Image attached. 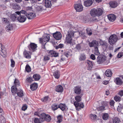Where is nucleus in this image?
<instances>
[{"label": "nucleus", "mask_w": 123, "mask_h": 123, "mask_svg": "<svg viewBox=\"0 0 123 123\" xmlns=\"http://www.w3.org/2000/svg\"><path fill=\"white\" fill-rule=\"evenodd\" d=\"M51 108L53 111H55L59 108V106L57 104L54 103L52 105Z\"/></svg>", "instance_id": "nucleus-31"}, {"label": "nucleus", "mask_w": 123, "mask_h": 123, "mask_svg": "<svg viewBox=\"0 0 123 123\" xmlns=\"http://www.w3.org/2000/svg\"><path fill=\"white\" fill-rule=\"evenodd\" d=\"M38 85L37 83H34L30 85V88L33 91L36 89Z\"/></svg>", "instance_id": "nucleus-25"}, {"label": "nucleus", "mask_w": 123, "mask_h": 123, "mask_svg": "<svg viewBox=\"0 0 123 123\" xmlns=\"http://www.w3.org/2000/svg\"><path fill=\"white\" fill-rule=\"evenodd\" d=\"M53 36L55 39L57 40L61 39L62 37L61 33L60 32L58 31L53 33Z\"/></svg>", "instance_id": "nucleus-7"}, {"label": "nucleus", "mask_w": 123, "mask_h": 123, "mask_svg": "<svg viewBox=\"0 0 123 123\" xmlns=\"http://www.w3.org/2000/svg\"><path fill=\"white\" fill-rule=\"evenodd\" d=\"M65 56L64 55H62L61 56V59L60 60V61L61 62L65 60Z\"/></svg>", "instance_id": "nucleus-61"}, {"label": "nucleus", "mask_w": 123, "mask_h": 123, "mask_svg": "<svg viewBox=\"0 0 123 123\" xmlns=\"http://www.w3.org/2000/svg\"><path fill=\"white\" fill-rule=\"evenodd\" d=\"M49 55L51 57H57L58 56V53L53 50L50 51L48 53Z\"/></svg>", "instance_id": "nucleus-12"}, {"label": "nucleus", "mask_w": 123, "mask_h": 123, "mask_svg": "<svg viewBox=\"0 0 123 123\" xmlns=\"http://www.w3.org/2000/svg\"><path fill=\"white\" fill-rule=\"evenodd\" d=\"M11 66L12 67H14L15 64V62L14 61L13 59H11Z\"/></svg>", "instance_id": "nucleus-59"}, {"label": "nucleus", "mask_w": 123, "mask_h": 123, "mask_svg": "<svg viewBox=\"0 0 123 123\" xmlns=\"http://www.w3.org/2000/svg\"><path fill=\"white\" fill-rule=\"evenodd\" d=\"M114 101L113 100H111L110 102V104L111 106H113L114 105Z\"/></svg>", "instance_id": "nucleus-60"}, {"label": "nucleus", "mask_w": 123, "mask_h": 123, "mask_svg": "<svg viewBox=\"0 0 123 123\" xmlns=\"http://www.w3.org/2000/svg\"><path fill=\"white\" fill-rule=\"evenodd\" d=\"M120 121L119 118L117 117H115L113 120V123H120Z\"/></svg>", "instance_id": "nucleus-36"}, {"label": "nucleus", "mask_w": 123, "mask_h": 123, "mask_svg": "<svg viewBox=\"0 0 123 123\" xmlns=\"http://www.w3.org/2000/svg\"><path fill=\"white\" fill-rule=\"evenodd\" d=\"M74 92L75 93L77 94H80L81 92L80 88L78 86H76L74 88Z\"/></svg>", "instance_id": "nucleus-18"}, {"label": "nucleus", "mask_w": 123, "mask_h": 123, "mask_svg": "<svg viewBox=\"0 0 123 123\" xmlns=\"http://www.w3.org/2000/svg\"><path fill=\"white\" fill-rule=\"evenodd\" d=\"M109 117L108 114L107 113H104L103 114L102 118L103 120H107Z\"/></svg>", "instance_id": "nucleus-38"}, {"label": "nucleus", "mask_w": 123, "mask_h": 123, "mask_svg": "<svg viewBox=\"0 0 123 123\" xmlns=\"http://www.w3.org/2000/svg\"><path fill=\"white\" fill-rule=\"evenodd\" d=\"M74 8L77 11L80 12L82 11L83 7L82 5L80 4H76L74 5Z\"/></svg>", "instance_id": "nucleus-8"}, {"label": "nucleus", "mask_w": 123, "mask_h": 123, "mask_svg": "<svg viewBox=\"0 0 123 123\" xmlns=\"http://www.w3.org/2000/svg\"><path fill=\"white\" fill-rule=\"evenodd\" d=\"M16 87V86H13L11 88V91L13 95L16 94L17 92V90H18V89H17Z\"/></svg>", "instance_id": "nucleus-29"}, {"label": "nucleus", "mask_w": 123, "mask_h": 123, "mask_svg": "<svg viewBox=\"0 0 123 123\" xmlns=\"http://www.w3.org/2000/svg\"><path fill=\"white\" fill-rule=\"evenodd\" d=\"M46 115L44 113H43L40 114L39 118L41 122H43L45 120Z\"/></svg>", "instance_id": "nucleus-24"}, {"label": "nucleus", "mask_w": 123, "mask_h": 123, "mask_svg": "<svg viewBox=\"0 0 123 123\" xmlns=\"http://www.w3.org/2000/svg\"><path fill=\"white\" fill-rule=\"evenodd\" d=\"M95 0H87L84 2V5L86 6H91L94 1Z\"/></svg>", "instance_id": "nucleus-16"}, {"label": "nucleus", "mask_w": 123, "mask_h": 123, "mask_svg": "<svg viewBox=\"0 0 123 123\" xmlns=\"http://www.w3.org/2000/svg\"><path fill=\"white\" fill-rule=\"evenodd\" d=\"M0 123H6V120L4 116H1L0 117Z\"/></svg>", "instance_id": "nucleus-43"}, {"label": "nucleus", "mask_w": 123, "mask_h": 123, "mask_svg": "<svg viewBox=\"0 0 123 123\" xmlns=\"http://www.w3.org/2000/svg\"><path fill=\"white\" fill-rule=\"evenodd\" d=\"M123 77L122 78L117 77L116 79L114 81L117 85H121L123 83Z\"/></svg>", "instance_id": "nucleus-10"}, {"label": "nucleus", "mask_w": 123, "mask_h": 123, "mask_svg": "<svg viewBox=\"0 0 123 123\" xmlns=\"http://www.w3.org/2000/svg\"><path fill=\"white\" fill-rule=\"evenodd\" d=\"M59 108L62 111H64L66 108V106L65 104H61L59 105Z\"/></svg>", "instance_id": "nucleus-35"}, {"label": "nucleus", "mask_w": 123, "mask_h": 123, "mask_svg": "<svg viewBox=\"0 0 123 123\" xmlns=\"http://www.w3.org/2000/svg\"><path fill=\"white\" fill-rule=\"evenodd\" d=\"M81 48V47L80 44H78L76 45L75 47V49L76 51H79L80 50Z\"/></svg>", "instance_id": "nucleus-41"}, {"label": "nucleus", "mask_w": 123, "mask_h": 123, "mask_svg": "<svg viewBox=\"0 0 123 123\" xmlns=\"http://www.w3.org/2000/svg\"><path fill=\"white\" fill-rule=\"evenodd\" d=\"M14 83L15 86L17 87L19 85V81L17 79H15L14 81Z\"/></svg>", "instance_id": "nucleus-47"}, {"label": "nucleus", "mask_w": 123, "mask_h": 123, "mask_svg": "<svg viewBox=\"0 0 123 123\" xmlns=\"http://www.w3.org/2000/svg\"><path fill=\"white\" fill-rule=\"evenodd\" d=\"M118 40V37L115 34H112L109 38V43L111 45H113L117 42Z\"/></svg>", "instance_id": "nucleus-3"}, {"label": "nucleus", "mask_w": 123, "mask_h": 123, "mask_svg": "<svg viewBox=\"0 0 123 123\" xmlns=\"http://www.w3.org/2000/svg\"><path fill=\"white\" fill-rule=\"evenodd\" d=\"M37 46L36 44L34 43H30V45L29 46V48L30 49H31L34 51L36 49Z\"/></svg>", "instance_id": "nucleus-19"}, {"label": "nucleus", "mask_w": 123, "mask_h": 123, "mask_svg": "<svg viewBox=\"0 0 123 123\" xmlns=\"http://www.w3.org/2000/svg\"><path fill=\"white\" fill-rule=\"evenodd\" d=\"M19 12V14H18V15H21V13L22 14H25H25L27 13L26 11L23 10H22L20 12Z\"/></svg>", "instance_id": "nucleus-57"}, {"label": "nucleus", "mask_w": 123, "mask_h": 123, "mask_svg": "<svg viewBox=\"0 0 123 123\" xmlns=\"http://www.w3.org/2000/svg\"><path fill=\"white\" fill-rule=\"evenodd\" d=\"M88 64L87 69L88 70H91L92 67V62L90 61H88L87 62Z\"/></svg>", "instance_id": "nucleus-33"}, {"label": "nucleus", "mask_w": 123, "mask_h": 123, "mask_svg": "<svg viewBox=\"0 0 123 123\" xmlns=\"http://www.w3.org/2000/svg\"><path fill=\"white\" fill-rule=\"evenodd\" d=\"M25 70L27 72H29L31 71V68L28 65H27L25 67Z\"/></svg>", "instance_id": "nucleus-55"}, {"label": "nucleus", "mask_w": 123, "mask_h": 123, "mask_svg": "<svg viewBox=\"0 0 123 123\" xmlns=\"http://www.w3.org/2000/svg\"><path fill=\"white\" fill-rule=\"evenodd\" d=\"M105 75L107 77H111L112 74V73L111 70L110 69L107 70L105 72Z\"/></svg>", "instance_id": "nucleus-30"}, {"label": "nucleus", "mask_w": 123, "mask_h": 123, "mask_svg": "<svg viewBox=\"0 0 123 123\" xmlns=\"http://www.w3.org/2000/svg\"><path fill=\"white\" fill-rule=\"evenodd\" d=\"M25 16L29 19H31L36 16L35 13L34 12L28 13H26Z\"/></svg>", "instance_id": "nucleus-9"}, {"label": "nucleus", "mask_w": 123, "mask_h": 123, "mask_svg": "<svg viewBox=\"0 0 123 123\" xmlns=\"http://www.w3.org/2000/svg\"><path fill=\"white\" fill-rule=\"evenodd\" d=\"M18 17V20L20 22H23L25 21L26 18L24 15H20Z\"/></svg>", "instance_id": "nucleus-11"}, {"label": "nucleus", "mask_w": 123, "mask_h": 123, "mask_svg": "<svg viewBox=\"0 0 123 123\" xmlns=\"http://www.w3.org/2000/svg\"><path fill=\"white\" fill-rule=\"evenodd\" d=\"M55 90L57 92H61L63 91V88L62 86L59 85L56 87Z\"/></svg>", "instance_id": "nucleus-27"}, {"label": "nucleus", "mask_w": 123, "mask_h": 123, "mask_svg": "<svg viewBox=\"0 0 123 123\" xmlns=\"http://www.w3.org/2000/svg\"><path fill=\"white\" fill-rule=\"evenodd\" d=\"M74 105L76 108V109L79 106L82 108H83L84 106L83 103L82 102L79 103L78 102L75 101L74 103Z\"/></svg>", "instance_id": "nucleus-14"}, {"label": "nucleus", "mask_w": 123, "mask_h": 123, "mask_svg": "<svg viewBox=\"0 0 123 123\" xmlns=\"http://www.w3.org/2000/svg\"><path fill=\"white\" fill-rule=\"evenodd\" d=\"M48 98V97L46 96L44 98L42 99L41 100L43 102H45L47 101Z\"/></svg>", "instance_id": "nucleus-58"}, {"label": "nucleus", "mask_w": 123, "mask_h": 123, "mask_svg": "<svg viewBox=\"0 0 123 123\" xmlns=\"http://www.w3.org/2000/svg\"><path fill=\"white\" fill-rule=\"evenodd\" d=\"M90 57L91 59L93 60H94L95 59V56L93 54H92L91 55Z\"/></svg>", "instance_id": "nucleus-63"}, {"label": "nucleus", "mask_w": 123, "mask_h": 123, "mask_svg": "<svg viewBox=\"0 0 123 123\" xmlns=\"http://www.w3.org/2000/svg\"><path fill=\"white\" fill-rule=\"evenodd\" d=\"M18 96L19 97H22L24 96V94L23 91L21 89L18 90L16 93Z\"/></svg>", "instance_id": "nucleus-28"}, {"label": "nucleus", "mask_w": 123, "mask_h": 123, "mask_svg": "<svg viewBox=\"0 0 123 123\" xmlns=\"http://www.w3.org/2000/svg\"><path fill=\"white\" fill-rule=\"evenodd\" d=\"M68 34L66 35V42L67 43L70 44L71 45H73L72 43V38L74 37V31L72 30H69L68 31Z\"/></svg>", "instance_id": "nucleus-1"}, {"label": "nucleus", "mask_w": 123, "mask_h": 123, "mask_svg": "<svg viewBox=\"0 0 123 123\" xmlns=\"http://www.w3.org/2000/svg\"><path fill=\"white\" fill-rule=\"evenodd\" d=\"M58 120L57 121V123H60L62 120L63 117L61 115H59L57 117Z\"/></svg>", "instance_id": "nucleus-39"}, {"label": "nucleus", "mask_w": 123, "mask_h": 123, "mask_svg": "<svg viewBox=\"0 0 123 123\" xmlns=\"http://www.w3.org/2000/svg\"><path fill=\"white\" fill-rule=\"evenodd\" d=\"M90 116L92 120H95L97 118V116L95 114H91L90 115Z\"/></svg>", "instance_id": "nucleus-54"}, {"label": "nucleus", "mask_w": 123, "mask_h": 123, "mask_svg": "<svg viewBox=\"0 0 123 123\" xmlns=\"http://www.w3.org/2000/svg\"><path fill=\"white\" fill-rule=\"evenodd\" d=\"M64 45L62 44H60L58 45L57 46L55 47V49H57L58 48H62L63 47H64Z\"/></svg>", "instance_id": "nucleus-56"}, {"label": "nucleus", "mask_w": 123, "mask_h": 123, "mask_svg": "<svg viewBox=\"0 0 123 123\" xmlns=\"http://www.w3.org/2000/svg\"><path fill=\"white\" fill-rule=\"evenodd\" d=\"M108 18L110 21L113 22L116 18V16L113 14H110L107 16Z\"/></svg>", "instance_id": "nucleus-13"}, {"label": "nucleus", "mask_w": 123, "mask_h": 123, "mask_svg": "<svg viewBox=\"0 0 123 123\" xmlns=\"http://www.w3.org/2000/svg\"><path fill=\"white\" fill-rule=\"evenodd\" d=\"M123 54L121 53H119L117 56V57L118 58H120L123 55Z\"/></svg>", "instance_id": "nucleus-62"}, {"label": "nucleus", "mask_w": 123, "mask_h": 123, "mask_svg": "<svg viewBox=\"0 0 123 123\" xmlns=\"http://www.w3.org/2000/svg\"><path fill=\"white\" fill-rule=\"evenodd\" d=\"M19 13L18 11L16 12H15V13L11 15V16L10 18L12 20H15L18 17L17 15L18 14H19Z\"/></svg>", "instance_id": "nucleus-21"}, {"label": "nucleus", "mask_w": 123, "mask_h": 123, "mask_svg": "<svg viewBox=\"0 0 123 123\" xmlns=\"http://www.w3.org/2000/svg\"><path fill=\"white\" fill-rule=\"evenodd\" d=\"M106 60L105 56L104 55H99L97 59V62L99 64H101L104 62Z\"/></svg>", "instance_id": "nucleus-5"}, {"label": "nucleus", "mask_w": 123, "mask_h": 123, "mask_svg": "<svg viewBox=\"0 0 123 123\" xmlns=\"http://www.w3.org/2000/svg\"><path fill=\"white\" fill-rule=\"evenodd\" d=\"M53 75L55 78H59L60 75L58 71H55L53 74Z\"/></svg>", "instance_id": "nucleus-37"}, {"label": "nucleus", "mask_w": 123, "mask_h": 123, "mask_svg": "<svg viewBox=\"0 0 123 123\" xmlns=\"http://www.w3.org/2000/svg\"><path fill=\"white\" fill-rule=\"evenodd\" d=\"M118 94L121 97L123 95V90L120 91L118 93Z\"/></svg>", "instance_id": "nucleus-64"}, {"label": "nucleus", "mask_w": 123, "mask_h": 123, "mask_svg": "<svg viewBox=\"0 0 123 123\" xmlns=\"http://www.w3.org/2000/svg\"><path fill=\"white\" fill-rule=\"evenodd\" d=\"M2 45L1 44H0V54L3 57H5L7 55L6 49L2 48Z\"/></svg>", "instance_id": "nucleus-6"}, {"label": "nucleus", "mask_w": 123, "mask_h": 123, "mask_svg": "<svg viewBox=\"0 0 123 123\" xmlns=\"http://www.w3.org/2000/svg\"><path fill=\"white\" fill-rule=\"evenodd\" d=\"M75 100L77 101L76 102H80L81 100L80 96L79 95L76 96L75 97Z\"/></svg>", "instance_id": "nucleus-51"}, {"label": "nucleus", "mask_w": 123, "mask_h": 123, "mask_svg": "<svg viewBox=\"0 0 123 123\" xmlns=\"http://www.w3.org/2000/svg\"><path fill=\"white\" fill-rule=\"evenodd\" d=\"M114 99L116 102H119L121 100V98L118 96H116L114 97Z\"/></svg>", "instance_id": "nucleus-45"}, {"label": "nucleus", "mask_w": 123, "mask_h": 123, "mask_svg": "<svg viewBox=\"0 0 123 123\" xmlns=\"http://www.w3.org/2000/svg\"><path fill=\"white\" fill-rule=\"evenodd\" d=\"M23 55L24 57L27 59H30L31 58L30 52L28 51H24L23 52Z\"/></svg>", "instance_id": "nucleus-20"}, {"label": "nucleus", "mask_w": 123, "mask_h": 123, "mask_svg": "<svg viewBox=\"0 0 123 123\" xmlns=\"http://www.w3.org/2000/svg\"><path fill=\"white\" fill-rule=\"evenodd\" d=\"M94 54L97 55H98L100 54L97 47H95Z\"/></svg>", "instance_id": "nucleus-46"}, {"label": "nucleus", "mask_w": 123, "mask_h": 123, "mask_svg": "<svg viewBox=\"0 0 123 123\" xmlns=\"http://www.w3.org/2000/svg\"><path fill=\"white\" fill-rule=\"evenodd\" d=\"M50 35L49 34H45L43 35L42 38L39 39V42H47L49 39Z\"/></svg>", "instance_id": "nucleus-4"}, {"label": "nucleus", "mask_w": 123, "mask_h": 123, "mask_svg": "<svg viewBox=\"0 0 123 123\" xmlns=\"http://www.w3.org/2000/svg\"><path fill=\"white\" fill-rule=\"evenodd\" d=\"M45 10V8H44L43 7L41 6H37L36 8V10L37 11H41Z\"/></svg>", "instance_id": "nucleus-34"}, {"label": "nucleus", "mask_w": 123, "mask_h": 123, "mask_svg": "<svg viewBox=\"0 0 123 123\" xmlns=\"http://www.w3.org/2000/svg\"><path fill=\"white\" fill-rule=\"evenodd\" d=\"M103 12V10L101 8H94L91 10L90 14L92 16L95 17L96 16H100L102 14Z\"/></svg>", "instance_id": "nucleus-2"}, {"label": "nucleus", "mask_w": 123, "mask_h": 123, "mask_svg": "<svg viewBox=\"0 0 123 123\" xmlns=\"http://www.w3.org/2000/svg\"><path fill=\"white\" fill-rule=\"evenodd\" d=\"M110 6L112 8H115L117 6V3L115 1H111L109 2Z\"/></svg>", "instance_id": "nucleus-22"}, {"label": "nucleus", "mask_w": 123, "mask_h": 123, "mask_svg": "<svg viewBox=\"0 0 123 123\" xmlns=\"http://www.w3.org/2000/svg\"><path fill=\"white\" fill-rule=\"evenodd\" d=\"M13 26L11 24H9L7 25L5 28V29L6 31L7 32H9L13 29Z\"/></svg>", "instance_id": "nucleus-26"}, {"label": "nucleus", "mask_w": 123, "mask_h": 123, "mask_svg": "<svg viewBox=\"0 0 123 123\" xmlns=\"http://www.w3.org/2000/svg\"><path fill=\"white\" fill-rule=\"evenodd\" d=\"M33 77L35 80L37 81L40 79L41 76L39 75L36 74L34 75Z\"/></svg>", "instance_id": "nucleus-32"}, {"label": "nucleus", "mask_w": 123, "mask_h": 123, "mask_svg": "<svg viewBox=\"0 0 123 123\" xmlns=\"http://www.w3.org/2000/svg\"><path fill=\"white\" fill-rule=\"evenodd\" d=\"M99 43L100 44L104 47L106 48L108 47L107 43L106 42L101 40L99 41Z\"/></svg>", "instance_id": "nucleus-23"}, {"label": "nucleus", "mask_w": 123, "mask_h": 123, "mask_svg": "<svg viewBox=\"0 0 123 123\" xmlns=\"http://www.w3.org/2000/svg\"><path fill=\"white\" fill-rule=\"evenodd\" d=\"M98 43L97 41L96 40H94L92 41L91 42L89 43V45L90 47H95L98 46Z\"/></svg>", "instance_id": "nucleus-15"}, {"label": "nucleus", "mask_w": 123, "mask_h": 123, "mask_svg": "<svg viewBox=\"0 0 123 123\" xmlns=\"http://www.w3.org/2000/svg\"><path fill=\"white\" fill-rule=\"evenodd\" d=\"M51 1L49 0H45V6L46 8H50L52 5Z\"/></svg>", "instance_id": "nucleus-17"}, {"label": "nucleus", "mask_w": 123, "mask_h": 123, "mask_svg": "<svg viewBox=\"0 0 123 123\" xmlns=\"http://www.w3.org/2000/svg\"><path fill=\"white\" fill-rule=\"evenodd\" d=\"M87 33L89 36H90L92 34V31L91 28H87L86 29Z\"/></svg>", "instance_id": "nucleus-44"}, {"label": "nucleus", "mask_w": 123, "mask_h": 123, "mask_svg": "<svg viewBox=\"0 0 123 123\" xmlns=\"http://www.w3.org/2000/svg\"><path fill=\"white\" fill-rule=\"evenodd\" d=\"M19 6L17 4H12V7L13 9H18Z\"/></svg>", "instance_id": "nucleus-53"}, {"label": "nucleus", "mask_w": 123, "mask_h": 123, "mask_svg": "<svg viewBox=\"0 0 123 123\" xmlns=\"http://www.w3.org/2000/svg\"><path fill=\"white\" fill-rule=\"evenodd\" d=\"M40 120V118H35L34 119V121L35 123H41L42 122Z\"/></svg>", "instance_id": "nucleus-48"}, {"label": "nucleus", "mask_w": 123, "mask_h": 123, "mask_svg": "<svg viewBox=\"0 0 123 123\" xmlns=\"http://www.w3.org/2000/svg\"><path fill=\"white\" fill-rule=\"evenodd\" d=\"M101 104L102 106H104L105 108V107L108 106V103L105 101H102L101 102Z\"/></svg>", "instance_id": "nucleus-40"}, {"label": "nucleus", "mask_w": 123, "mask_h": 123, "mask_svg": "<svg viewBox=\"0 0 123 123\" xmlns=\"http://www.w3.org/2000/svg\"><path fill=\"white\" fill-rule=\"evenodd\" d=\"M33 81L32 78V77H28L26 80V82L27 83H30Z\"/></svg>", "instance_id": "nucleus-42"}, {"label": "nucleus", "mask_w": 123, "mask_h": 123, "mask_svg": "<svg viewBox=\"0 0 123 123\" xmlns=\"http://www.w3.org/2000/svg\"><path fill=\"white\" fill-rule=\"evenodd\" d=\"M64 54L65 56H66L67 57H68L71 55L70 52L68 51H67L64 53Z\"/></svg>", "instance_id": "nucleus-52"}, {"label": "nucleus", "mask_w": 123, "mask_h": 123, "mask_svg": "<svg viewBox=\"0 0 123 123\" xmlns=\"http://www.w3.org/2000/svg\"><path fill=\"white\" fill-rule=\"evenodd\" d=\"M97 110L98 111H102L105 110V107L103 106H100L97 108Z\"/></svg>", "instance_id": "nucleus-49"}, {"label": "nucleus", "mask_w": 123, "mask_h": 123, "mask_svg": "<svg viewBox=\"0 0 123 123\" xmlns=\"http://www.w3.org/2000/svg\"><path fill=\"white\" fill-rule=\"evenodd\" d=\"M51 119V118L49 115L47 114L46 115L45 120L47 122L49 121Z\"/></svg>", "instance_id": "nucleus-50"}]
</instances>
